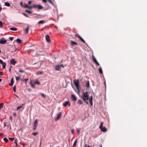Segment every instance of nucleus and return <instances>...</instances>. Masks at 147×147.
<instances>
[{
    "mask_svg": "<svg viewBox=\"0 0 147 147\" xmlns=\"http://www.w3.org/2000/svg\"><path fill=\"white\" fill-rule=\"evenodd\" d=\"M71 44L72 45H78L77 43L72 40L71 41Z\"/></svg>",
    "mask_w": 147,
    "mask_h": 147,
    "instance_id": "nucleus-17",
    "label": "nucleus"
},
{
    "mask_svg": "<svg viewBox=\"0 0 147 147\" xmlns=\"http://www.w3.org/2000/svg\"><path fill=\"white\" fill-rule=\"evenodd\" d=\"M92 98H93L92 96H91L89 100H92Z\"/></svg>",
    "mask_w": 147,
    "mask_h": 147,
    "instance_id": "nucleus-60",
    "label": "nucleus"
},
{
    "mask_svg": "<svg viewBox=\"0 0 147 147\" xmlns=\"http://www.w3.org/2000/svg\"><path fill=\"white\" fill-rule=\"evenodd\" d=\"M90 102V105L91 106H93V102H92V100H89Z\"/></svg>",
    "mask_w": 147,
    "mask_h": 147,
    "instance_id": "nucleus-31",
    "label": "nucleus"
},
{
    "mask_svg": "<svg viewBox=\"0 0 147 147\" xmlns=\"http://www.w3.org/2000/svg\"><path fill=\"white\" fill-rule=\"evenodd\" d=\"M62 115V113L61 112H60L59 113H58L57 115V118L55 119V120L56 121H57L61 117V116Z\"/></svg>",
    "mask_w": 147,
    "mask_h": 147,
    "instance_id": "nucleus-4",
    "label": "nucleus"
},
{
    "mask_svg": "<svg viewBox=\"0 0 147 147\" xmlns=\"http://www.w3.org/2000/svg\"><path fill=\"white\" fill-rule=\"evenodd\" d=\"M49 3L52 4L53 5H54V4L53 3L51 0H47Z\"/></svg>",
    "mask_w": 147,
    "mask_h": 147,
    "instance_id": "nucleus-29",
    "label": "nucleus"
},
{
    "mask_svg": "<svg viewBox=\"0 0 147 147\" xmlns=\"http://www.w3.org/2000/svg\"><path fill=\"white\" fill-rule=\"evenodd\" d=\"M74 132V129H71V133L72 134H73Z\"/></svg>",
    "mask_w": 147,
    "mask_h": 147,
    "instance_id": "nucleus-44",
    "label": "nucleus"
},
{
    "mask_svg": "<svg viewBox=\"0 0 147 147\" xmlns=\"http://www.w3.org/2000/svg\"><path fill=\"white\" fill-rule=\"evenodd\" d=\"M98 70L99 72V73L100 74H102L103 72L102 68L101 67L99 68L98 69Z\"/></svg>",
    "mask_w": 147,
    "mask_h": 147,
    "instance_id": "nucleus-21",
    "label": "nucleus"
},
{
    "mask_svg": "<svg viewBox=\"0 0 147 147\" xmlns=\"http://www.w3.org/2000/svg\"><path fill=\"white\" fill-rule=\"evenodd\" d=\"M78 104L79 105H82L83 104V101L81 99H79L78 101Z\"/></svg>",
    "mask_w": 147,
    "mask_h": 147,
    "instance_id": "nucleus-11",
    "label": "nucleus"
},
{
    "mask_svg": "<svg viewBox=\"0 0 147 147\" xmlns=\"http://www.w3.org/2000/svg\"><path fill=\"white\" fill-rule=\"evenodd\" d=\"M67 105H68L69 106L70 105V104L69 101H66L65 102L63 105V106L64 107H66Z\"/></svg>",
    "mask_w": 147,
    "mask_h": 147,
    "instance_id": "nucleus-9",
    "label": "nucleus"
},
{
    "mask_svg": "<svg viewBox=\"0 0 147 147\" xmlns=\"http://www.w3.org/2000/svg\"><path fill=\"white\" fill-rule=\"evenodd\" d=\"M3 75V73L2 72H0V75L2 76Z\"/></svg>",
    "mask_w": 147,
    "mask_h": 147,
    "instance_id": "nucleus-55",
    "label": "nucleus"
},
{
    "mask_svg": "<svg viewBox=\"0 0 147 147\" xmlns=\"http://www.w3.org/2000/svg\"><path fill=\"white\" fill-rule=\"evenodd\" d=\"M103 132H105L107 131V129L105 127H103L100 129Z\"/></svg>",
    "mask_w": 147,
    "mask_h": 147,
    "instance_id": "nucleus-10",
    "label": "nucleus"
},
{
    "mask_svg": "<svg viewBox=\"0 0 147 147\" xmlns=\"http://www.w3.org/2000/svg\"><path fill=\"white\" fill-rule=\"evenodd\" d=\"M9 119L11 121H12L13 119L12 117V116H10L9 117Z\"/></svg>",
    "mask_w": 147,
    "mask_h": 147,
    "instance_id": "nucleus-46",
    "label": "nucleus"
},
{
    "mask_svg": "<svg viewBox=\"0 0 147 147\" xmlns=\"http://www.w3.org/2000/svg\"><path fill=\"white\" fill-rule=\"evenodd\" d=\"M3 27V24H2V21H0V28H2Z\"/></svg>",
    "mask_w": 147,
    "mask_h": 147,
    "instance_id": "nucleus-27",
    "label": "nucleus"
},
{
    "mask_svg": "<svg viewBox=\"0 0 147 147\" xmlns=\"http://www.w3.org/2000/svg\"><path fill=\"white\" fill-rule=\"evenodd\" d=\"M81 41H82L84 43H86L85 41L83 39H82V40H81Z\"/></svg>",
    "mask_w": 147,
    "mask_h": 147,
    "instance_id": "nucleus-57",
    "label": "nucleus"
},
{
    "mask_svg": "<svg viewBox=\"0 0 147 147\" xmlns=\"http://www.w3.org/2000/svg\"><path fill=\"white\" fill-rule=\"evenodd\" d=\"M4 62H3L2 60L0 59V63L1 64H2L4 63Z\"/></svg>",
    "mask_w": 147,
    "mask_h": 147,
    "instance_id": "nucleus-47",
    "label": "nucleus"
},
{
    "mask_svg": "<svg viewBox=\"0 0 147 147\" xmlns=\"http://www.w3.org/2000/svg\"><path fill=\"white\" fill-rule=\"evenodd\" d=\"M16 41L17 43H18L19 44H20L22 42V40H21V39L19 38H17L16 39Z\"/></svg>",
    "mask_w": 147,
    "mask_h": 147,
    "instance_id": "nucleus-14",
    "label": "nucleus"
},
{
    "mask_svg": "<svg viewBox=\"0 0 147 147\" xmlns=\"http://www.w3.org/2000/svg\"><path fill=\"white\" fill-rule=\"evenodd\" d=\"M42 1L44 3H46L47 0H42Z\"/></svg>",
    "mask_w": 147,
    "mask_h": 147,
    "instance_id": "nucleus-58",
    "label": "nucleus"
},
{
    "mask_svg": "<svg viewBox=\"0 0 147 147\" xmlns=\"http://www.w3.org/2000/svg\"><path fill=\"white\" fill-rule=\"evenodd\" d=\"M33 8V6H28V8H29V9H32V8Z\"/></svg>",
    "mask_w": 147,
    "mask_h": 147,
    "instance_id": "nucleus-45",
    "label": "nucleus"
},
{
    "mask_svg": "<svg viewBox=\"0 0 147 147\" xmlns=\"http://www.w3.org/2000/svg\"><path fill=\"white\" fill-rule=\"evenodd\" d=\"M83 95L82 97V99L84 101L86 102L87 104H88V102L86 100H88L89 99V95L88 91H86L85 92H83Z\"/></svg>",
    "mask_w": 147,
    "mask_h": 147,
    "instance_id": "nucleus-1",
    "label": "nucleus"
},
{
    "mask_svg": "<svg viewBox=\"0 0 147 147\" xmlns=\"http://www.w3.org/2000/svg\"><path fill=\"white\" fill-rule=\"evenodd\" d=\"M32 1H28V4L29 5H30L31 3H32Z\"/></svg>",
    "mask_w": 147,
    "mask_h": 147,
    "instance_id": "nucleus-59",
    "label": "nucleus"
},
{
    "mask_svg": "<svg viewBox=\"0 0 147 147\" xmlns=\"http://www.w3.org/2000/svg\"><path fill=\"white\" fill-rule=\"evenodd\" d=\"M4 141L5 142H7L8 141V140L6 138H5L3 139Z\"/></svg>",
    "mask_w": 147,
    "mask_h": 147,
    "instance_id": "nucleus-34",
    "label": "nucleus"
},
{
    "mask_svg": "<svg viewBox=\"0 0 147 147\" xmlns=\"http://www.w3.org/2000/svg\"><path fill=\"white\" fill-rule=\"evenodd\" d=\"M38 6V5H36L35 4H34L33 6V7H34V8L37 7Z\"/></svg>",
    "mask_w": 147,
    "mask_h": 147,
    "instance_id": "nucleus-41",
    "label": "nucleus"
},
{
    "mask_svg": "<svg viewBox=\"0 0 147 147\" xmlns=\"http://www.w3.org/2000/svg\"><path fill=\"white\" fill-rule=\"evenodd\" d=\"M16 63V61L14 59H11L10 61V63L13 65H15Z\"/></svg>",
    "mask_w": 147,
    "mask_h": 147,
    "instance_id": "nucleus-7",
    "label": "nucleus"
},
{
    "mask_svg": "<svg viewBox=\"0 0 147 147\" xmlns=\"http://www.w3.org/2000/svg\"><path fill=\"white\" fill-rule=\"evenodd\" d=\"M28 80V79H25V82H27Z\"/></svg>",
    "mask_w": 147,
    "mask_h": 147,
    "instance_id": "nucleus-63",
    "label": "nucleus"
},
{
    "mask_svg": "<svg viewBox=\"0 0 147 147\" xmlns=\"http://www.w3.org/2000/svg\"><path fill=\"white\" fill-rule=\"evenodd\" d=\"M35 84H40V82H38V81H36L35 82Z\"/></svg>",
    "mask_w": 147,
    "mask_h": 147,
    "instance_id": "nucleus-39",
    "label": "nucleus"
},
{
    "mask_svg": "<svg viewBox=\"0 0 147 147\" xmlns=\"http://www.w3.org/2000/svg\"><path fill=\"white\" fill-rule=\"evenodd\" d=\"M3 65L2 67L3 69H5L6 66V64L5 62H4V63L2 64Z\"/></svg>",
    "mask_w": 147,
    "mask_h": 147,
    "instance_id": "nucleus-24",
    "label": "nucleus"
},
{
    "mask_svg": "<svg viewBox=\"0 0 147 147\" xmlns=\"http://www.w3.org/2000/svg\"><path fill=\"white\" fill-rule=\"evenodd\" d=\"M43 73V72L42 71H40V72L39 73H37V74L38 75H39L42 74Z\"/></svg>",
    "mask_w": 147,
    "mask_h": 147,
    "instance_id": "nucleus-48",
    "label": "nucleus"
},
{
    "mask_svg": "<svg viewBox=\"0 0 147 147\" xmlns=\"http://www.w3.org/2000/svg\"><path fill=\"white\" fill-rule=\"evenodd\" d=\"M19 71L20 72H22V73L24 72V71L23 70H22V69H20V70H19Z\"/></svg>",
    "mask_w": 147,
    "mask_h": 147,
    "instance_id": "nucleus-49",
    "label": "nucleus"
},
{
    "mask_svg": "<svg viewBox=\"0 0 147 147\" xmlns=\"http://www.w3.org/2000/svg\"><path fill=\"white\" fill-rule=\"evenodd\" d=\"M29 29V27H27V28L24 29V33L26 34H27L28 32V30Z\"/></svg>",
    "mask_w": 147,
    "mask_h": 147,
    "instance_id": "nucleus-12",
    "label": "nucleus"
},
{
    "mask_svg": "<svg viewBox=\"0 0 147 147\" xmlns=\"http://www.w3.org/2000/svg\"><path fill=\"white\" fill-rule=\"evenodd\" d=\"M10 29L11 30L16 31L17 30V29L15 27H11L10 28Z\"/></svg>",
    "mask_w": 147,
    "mask_h": 147,
    "instance_id": "nucleus-18",
    "label": "nucleus"
},
{
    "mask_svg": "<svg viewBox=\"0 0 147 147\" xmlns=\"http://www.w3.org/2000/svg\"><path fill=\"white\" fill-rule=\"evenodd\" d=\"M85 147H91V146H89V145H88L87 144H85Z\"/></svg>",
    "mask_w": 147,
    "mask_h": 147,
    "instance_id": "nucleus-51",
    "label": "nucleus"
},
{
    "mask_svg": "<svg viewBox=\"0 0 147 147\" xmlns=\"http://www.w3.org/2000/svg\"><path fill=\"white\" fill-rule=\"evenodd\" d=\"M25 105V103L22 104V106L18 107L17 108V110H18L22 108V107Z\"/></svg>",
    "mask_w": 147,
    "mask_h": 147,
    "instance_id": "nucleus-19",
    "label": "nucleus"
},
{
    "mask_svg": "<svg viewBox=\"0 0 147 147\" xmlns=\"http://www.w3.org/2000/svg\"><path fill=\"white\" fill-rule=\"evenodd\" d=\"M92 58L94 63H96L97 62L96 59L93 55L92 56Z\"/></svg>",
    "mask_w": 147,
    "mask_h": 147,
    "instance_id": "nucleus-15",
    "label": "nucleus"
},
{
    "mask_svg": "<svg viewBox=\"0 0 147 147\" xmlns=\"http://www.w3.org/2000/svg\"><path fill=\"white\" fill-rule=\"evenodd\" d=\"M26 12H27V13H32V11H29V10H26L25 11Z\"/></svg>",
    "mask_w": 147,
    "mask_h": 147,
    "instance_id": "nucleus-32",
    "label": "nucleus"
},
{
    "mask_svg": "<svg viewBox=\"0 0 147 147\" xmlns=\"http://www.w3.org/2000/svg\"><path fill=\"white\" fill-rule=\"evenodd\" d=\"M28 6L27 4H25L24 5V8H28Z\"/></svg>",
    "mask_w": 147,
    "mask_h": 147,
    "instance_id": "nucleus-35",
    "label": "nucleus"
},
{
    "mask_svg": "<svg viewBox=\"0 0 147 147\" xmlns=\"http://www.w3.org/2000/svg\"><path fill=\"white\" fill-rule=\"evenodd\" d=\"M20 144H21V145H23V147H24V146H25V145H24V143H21V142H20Z\"/></svg>",
    "mask_w": 147,
    "mask_h": 147,
    "instance_id": "nucleus-54",
    "label": "nucleus"
},
{
    "mask_svg": "<svg viewBox=\"0 0 147 147\" xmlns=\"http://www.w3.org/2000/svg\"><path fill=\"white\" fill-rule=\"evenodd\" d=\"M38 134V132H36L33 133H32V134L33 135H34L36 136L37 134Z\"/></svg>",
    "mask_w": 147,
    "mask_h": 147,
    "instance_id": "nucleus-37",
    "label": "nucleus"
},
{
    "mask_svg": "<svg viewBox=\"0 0 147 147\" xmlns=\"http://www.w3.org/2000/svg\"><path fill=\"white\" fill-rule=\"evenodd\" d=\"M14 81L13 80V78H12L11 81L10 83L9 84V85L10 86H12L13 83Z\"/></svg>",
    "mask_w": 147,
    "mask_h": 147,
    "instance_id": "nucleus-13",
    "label": "nucleus"
},
{
    "mask_svg": "<svg viewBox=\"0 0 147 147\" xmlns=\"http://www.w3.org/2000/svg\"><path fill=\"white\" fill-rule=\"evenodd\" d=\"M5 5L7 7H9L10 5V4L7 2H5Z\"/></svg>",
    "mask_w": 147,
    "mask_h": 147,
    "instance_id": "nucleus-22",
    "label": "nucleus"
},
{
    "mask_svg": "<svg viewBox=\"0 0 147 147\" xmlns=\"http://www.w3.org/2000/svg\"><path fill=\"white\" fill-rule=\"evenodd\" d=\"M38 125V120L37 119L35 120L34 121V125L37 126Z\"/></svg>",
    "mask_w": 147,
    "mask_h": 147,
    "instance_id": "nucleus-16",
    "label": "nucleus"
},
{
    "mask_svg": "<svg viewBox=\"0 0 147 147\" xmlns=\"http://www.w3.org/2000/svg\"><path fill=\"white\" fill-rule=\"evenodd\" d=\"M3 106V103H1L0 104V109L2 108Z\"/></svg>",
    "mask_w": 147,
    "mask_h": 147,
    "instance_id": "nucleus-28",
    "label": "nucleus"
},
{
    "mask_svg": "<svg viewBox=\"0 0 147 147\" xmlns=\"http://www.w3.org/2000/svg\"><path fill=\"white\" fill-rule=\"evenodd\" d=\"M30 84L32 87L33 88H34L35 87V83L33 84L32 82H31Z\"/></svg>",
    "mask_w": 147,
    "mask_h": 147,
    "instance_id": "nucleus-26",
    "label": "nucleus"
},
{
    "mask_svg": "<svg viewBox=\"0 0 147 147\" xmlns=\"http://www.w3.org/2000/svg\"><path fill=\"white\" fill-rule=\"evenodd\" d=\"M86 87L88 88H89L90 87L89 82V81L87 83V84Z\"/></svg>",
    "mask_w": 147,
    "mask_h": 147,
    "instance_id": "nucleus-33",
    "label": "nucleus"
},
{
    "mask_svg": "<svg viewBox=\"0 0 147 147\" xmlns=\"http://www.w3.org/2000/svg\"><path fill=\"white\" fill-rule=\"evenodd\" d=\"M77 139H76L74 143L73 146H72L71 147H75L76 146V144H77Z\"/></svg>",
    "mask_w": 147,
    "mask_h": 147,
    "instance_id": "nucleus-20",
    "label": "nucleus"
},
{
    "mask_svg": "<svg viewBox=\"0 0 147 147\" xmlns=\"http://www.w3.org/2000/svg\"><path fill=\"white\" fill-rule=\"evenodd\" d=\"M71 98L73 101H75L77 100V98L73 94H71Z\"/></svg>",
    "mask_w": 147,
    "mask_h": 147,
    "instance_id": "nucleus-6",
    "label": "nucleus"
},
{
    "mask_svg": "<svg viewBox=\"0 0 147 147\" xmlns=\"http://www.w3.org/2000/svg\"><path fill=\"white\" fill-rule=\"evenodd\" d=\"M20 5L22 7V2H21L20 3Z\"/></svg>",
    "mask_w": 147,
    "mask_h": 147,
    "instance_id": "nucleus-64",
    "label": "nucleus"
},
{
    "mask_svg": "<svg viewBox=\"0 0 147 147\" xmlns=\"http://www.w3.org/2000/svg\"><path fill=\"white\" fill-rule=\"evenodd\" d=\"M74 84L77 88L78 89L79 87V81L78 80H75L74 81Z\"/></svg>",
    "mask_w": 147,
    "mask_h": 147,
    "instance_id": "nucleus-3",
    "label": "nucleus"
},
{
    "mask_svg": "<svg viewBox=\"0 0 147 147\" xmlns=\"http://www.w3.org/2000/svg\"><path fill=\"white\" fill-rule=\"evenodd\" d=\"M41 94L42 96L43 97H45H45H46V95H45L43 93H41Z\"/></svg>",
    "mask_w": 147,
    "mask_h": 147,
    "instance_id": "nucleus-43",
    "label": "nucleus"
},
{
    "mask_svg": "<svg viewBox=\"0 0 147 147\" xmlns=\"http://www.w3.org/2000/svg\"><path fill=\"white\" fill-rule=\"evenodd\" d=\"M9 40H13V39L14 38L13 37H10L9 38Z\"/></svg>",
    "mask_w": 147,
    "mask_h": 147,
    "instance_id": "nucleus-40",
    "label": "nucleus"
},
{
    "mask_svg": "<svg viewBox=\"0 0 147 147\" xmlns=\"http://www.w3.org/2000/svg\"><path fill=\"white\" fill-rule=\"evenodd\" d=\"M97 65H99V63H98V62L97 61V62H96L95 63Z\"/></svg>",
    "mask_w": 147,
    "mask_h": 147,
    "instance_id": "nucleus-61",
    "label": "nucleus"
},
{
    "mask_svg": "<svg viewBox=\"0 0 147 147\" xmlns=\"http://www.w3.org/2000/svg\"><path fill=\"white\" fill-rule=\"evenodd\" d=\"M37 127V126L34 125L33 129L34 130H35L36 129Z\"/></svg>",
    "mask_w": 147,
    "mask_h": 147,
    "instance_id": "nucleus-42",
    "label": "nucleus"
},
{
    "mask_svg": "<svg viewBox=\"0 0 147 147\" xmlns=\"http://www.w3.org/2000/svg\"><path fill=\"white\" fill-rule=\"evenodd\" d=\"M103 124V122H101L100 125L99 126V128L100 129H101V128L103 127H102Z\"/></svg>",
    "mask_w": 147,
    "mask_h": 147,
    "instance_id": "nucleus-30",
    "label": "nucleus"
},
{
    "mask_svg": "<svg viewBox=\"0 0 147 147\" xmlns=\"http://www.w3.org/2000/svg\"><path fill=\"white\" fill-rule=\"evenodd\" d=\"M9 139L11 140H13L14 139V138H9Z\"/></svg>",
    "mask_w": 147,
    "mask_h": 147,
    "instance_id": "nucleus-50",
    "label": "nucleus"
},
{
    "mask_svg": "<svg viewBox=\"0 0 147 147\" xmlns=\"http://www.w3.org/2000/svg\"><path fill=\"white\" fill-rule=\"evenodd\" d=\"M13 90L14 92H16V86L15 85L14 86H13Z\"/></svg>",
    "mask_w": 147,
    "mask_h": 147,
    "instance_id": "nucleus-36",
    "label": "nucleus"
},
{
    "mask_svg": "<svg viewBox=\"0 0 147 147\" xmlns=\"http://www.w3.org/2000/svg\"><path fill=\"white\" fill-rule=\"evenodd\" d=\"M23 14L26 17H28V15H27V14L24 13Z\"/></svg>",
    "mask_w": 147,
    "mask_h": 147,
    "instance_id": "nucleus-53",
    "label": "nucleus"
},
{
    "mask_svg": "<svg viewBox=\"0 0 147 147\" xmlns=\"http://www.w3.org/2000/svg\"><path fill=\"white\" fill-rule=\"evenodd\" d=\"M20 76H18V77H16V80L17 81H18V80H19V79H20Z\"/></svg>",
    "mask_w": 147,
    "mask_h": 147,
    "instance_id": "nucleus-38",
    "label": "nucleus"
},
{
    "mask_svg": "<svg viewBox=\"0 0 147 147\" xmlns=\"http://www.w3.org/2000/svg\"><path fill=\"white\" fill-rule=\"evenodd\" d=\"M77 131L78 134H79L80 132V130H79L77 129Z\"/></svg>",
    "mask_w": 147,
    "mask_h": 147,
    "instance_id": "nucleus-62",
    "label": "nucleus"
},
{
    "mask_svg": "<svg viewBox=\"0 0 147 147\" xmlns=\"http://www.w3.org/2000/svg\"><path fill=\"white\" fill-rule=\"evenodd\" d=\"M37 7L39 9H42L43 8V7L42 6L39 5H38Z\"/></svg>",
    "mask_w": 147,
    "mask_h": 147,
    "instance_id": "nucleus-25",
    "label": "nucleus"
},
{
    "mask_svg": "<svg viewBox=\"0 0 147 147\" xmlns=\"http://www.w3.org/2000/svg\"><path fill=\"white\" fill-rule=\"evenodd\" d=\"M13 116H14V117L16 116V113H13Z\"/></svg>",
    "mask_w": 147,
    "mask_h": 147,
    "instance_id": "nucleus-56",
    "label": "nucleus"
},
{
    "mask_svg": "<svg viewBox=\"0 0 147 147\" xmlns=\"http://www.w3.org/2000/svg\"><path fill=\"white\" fill-rule=\"evenodd\" d=\"M15 141V144H16V145H17V140H15L14 141Z\"/></svg>",
    "mask_w": 147,
    "mask_h": 147,
    "instance_id": "nucleus-52",
    "label": "nucleus"
},
{
    "mask_svg": "<svg viewBox=\"0 0 147 147\" xmlns=\"http://www.w3.org/2000/svg\"><path fill=\"white\" fill-rule=\"evenodd\" d=\"M46 39L48 42H50V36L48 35H46L45 36Z\"/></svg>",
    "mask_w": 147,
    "mask_h": 147,
    "instance_id": "nucleus-8",
    "label": "nucleus"
},
{
    "mask_svg": "<svg viewBox=\"0 0 147 147\" xmlns=\"http://www.w3.org/2000/svg\"><path fill=\"white\" fill-rule=\"evenodd\" d=\"M63 68V65H57L55 67V69L57 71H59L62 68Z\"/></svg>",
    "mask_w": 147,
    "mask_h": 147,
    "instance_id": "nucleus-2",
    "label": "nucleus"
},
{
    "mask_svg": "<svg viewBox=\"0 0 147 147\" xmlns=\"http://www.w3.org/2000/svg\"><path fill=\"white\" fill-rule=\"evenodd\" d=\"M45 23V21L44 20H42L38 22V24H44Z\"/></svg>",
    "mask_w": 147,
    "mask_h": 147,
    "instance_id": "nucleus-23",
    "label": "nucleus"
},
{
    "mask_svg": "<svg viewBox=\"0 0 147 147\" xmlns=\"http://www.w3.org/2000/svg\"><path fill=\"white\" fill-rule=\"evenodd\" d=\"M6 42V40H5V38H3L0 40V44H3L5 43Z\"/></svg>",
    "mask_w": 147,
    "mask_h": 147,
    "instance_id": "nucleus-5",
    "label": "nucleus"
}]
</instances>
